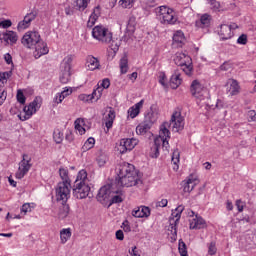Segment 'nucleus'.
<instances>
[{"instance_id":"48","label":"nucleus","mask_w":256,"mask_h":256,"mask_svg":"<svg viewBox=\"0 0 256 256\" xmlns=\"http://www.w3.org/2000/svg\"><path fill=\"white\" fill-rule=\"evenodd\" d=\"M108 157L106 154L101 153L98 157H97V164L99 167H104L107 163Z\"/></svg>"},{"instance_id":"52","label":"nucleus","mask_w":256,"mask_h":256,"mask_svg":"<svg viewBox=\"0 0 256 256\" xmlns=\"http://www.w3.org/2000/svg\"><path fill=\"white\" fill-rule=\"evenodd\" d=\"M71 94H72V89L66 87V89L63 90V91L60 93V95H58V97L60 98L59 101H60V102H63V100H64L65 98H67L68 96H70Z\"/></svg>"},{"instance_id":"23","label":"nucleus","mask_w":256,"mask_h":256,"mask_svg":"<svg viewBox=\"0 0 256 256\" xmlns=\"http://www.w3.org/2000/svg\"><path fill=\"white\" fill-rule=\"evenodd\" d=\"M212 17L209 14H202L200 19L196 20L195 26L198 29H207L211 26Z\"/></svg>"},{"instance_id":"32","label":"nucleus","mask_w":256,"mask_h":256,"mask_svg":"<svg viewBox=\"0 0 256 256\" xmlns=\"http://www.w3.org/2000/svg\"><path fill=\"white\" fill-rule=\"evenodd\" d=\"M72 236V229L70 227L63 228L60 230V240L61 244L65 245Z\"/></svg>"},{"instance_id":"21","label":"nucleus","mask_w":256,"mask_h":256,"mask_svg":"<svg viewBox=\"0 0 256 256\" xmlns=\"http://www.w3.org/2000/svg\"><path fill=\"white\" fill-rule=\"evenodd\" d=\"M36 19V13L31 12L28 13L25 17L24 20L20 21L18 24V30L23 31L26 30L30 27V24Z\"/></svg>"},{"instance_id":"19","label":"nucleus","mask_w":256,"mask_h":256,"mask_svg":"<svg viewBox=\"0 0 256 256\" xmlns=\"http://www.w3.org/2000/svg\"><path fill=\"white\" fill-rule=\"evenodd\" d=\"M112 194H113V190H111V186L110 185H104L99 190L97 200L100 203L107 202L111 199Z\"/></svg>"},{"instance_id":"29","label":"nucleus","mask_w":256,"mask_h":256,"mask_svg":"<svg viewBox=\"0 0 256 256\" xmlns=\"http://www.w3.org/2000/svg\"><path fill=\"white\" fill-rule=\"evenodd\" d=\"M100 15H101V9L99 6H97L95 7L93 13L91 14L88 20V23H87L88 28H92L96 24Z\"/></svg>"},{"instance_id":"12","label":"nucleus","mask_w":256,"mask_h":256,"mask_svg":"<svg viewBox=\"0 0 256 256\" xmlns=\"http://www.w3.org/2000/svg\"><path fill=\"white\" fill-rule=\"evenodd\" d=\"M190 94L196 100L203 101L205 99V95L207 94V89L199 80L196 79L192 81V84H190Z\"/></svg>"},{"instance_id":"1","label":"nucleus","mask_w":256,"mask_h":256,"mask_svg":"<svg viewBox=\"0 0 256 256\" xmlns=\"http://www.w3.org/2000/svg\"><path fill=\"white\" fill-rule=\"evenodd\" d=\"M22 44L27 49H34L35 59H40L49 53V47L41 38L38 31H28L22 38Z\"/></svg>"},{"instance_id":"39","label":"nucleus","mask_w":256,"mask_h":256,"mask_svg":"<svg viewBox=\"0 0 256 256\" xmlns=\"http://www.w3.org/2000/svg\"><path fill=\"white\" fill-rule=\"evenodd\" d=\"M240 92V86L237 80L232 79L230 83V95L236 96Z\"/></svg>"},{"instance_id":"8","label":"nucleus","mask_w":256,"mask_h":256,"mask_svg":"<svg viewBox=\"0 0 256 256\" xmlns=\"http://www.w3.org/2000/svg\"><path fill=\"white\" fill-rule=\"evenodd\" d=\"M72 62V56L68 55L64 58V60L61 63L60 81L62 84H68L71 80Z\"/></svg>"},{"instance_id":"9","label":"nucleus","mask_w":256,"mask_h":256,"mask_svg":"<svg viewBox=\"0 0 256 256\" xmlns=\"http://www.w3.org/2000/svg\"><path fill=\"white\" fill-rule=\"evenodd\" d=\"M158 16L163 24L175 25L177 22V17L175 16L174 10L166 6H160L158 9Z\"/></svg>"},{"instance_id":"42","label":"nucleus","mask_w":256,"mask_h":256,"mask_svg":"<svg viewBox=\"0 0 256 256\" xmlns=\"http://www.w3.org/2000/svg\"><path fill=\"white\" fill-rule=\"evenodd\" d=\"M91 0H76V7L80 12H84L87 8Z\"/></svg>"},{"instance_id":"5","label":"nucleus","mask_w":256,"mask_h":256,"mask_svg":"<svg viewBox=\"0 0 256 256\" xmlns=\"http://www.w3.org/2000/svg\"><path fill=\"white\" fill-rule=\"evenodd\" d=\"M174 64L180 67L186 76L191 77L193 75L192 58L188 54L184 52H177L174 56Z\"/></svg>"},{"instance_id":"53","label":"nucleus","mask_w":256,"mask_h":256,"mask_svg":"<svg viewBox=\"0 0 256 256\" xmlns=\"http://www.w3.org/2000/svg\"><path fill=\"white\" fill-rule=\"evenodd\" d=\"M235 206H236V208H237V211H238L239 213H242V212L244 211V208H245L246 204H245V202H243L241 199H237V200L235 201Z\"/></svg>"},{"instance_id":"6","label":"nucleus","mask_w":256,"mask_h":256,"mask_svg":"<svg viewBox=\"0 0 256 256\" xmlns=\"http://www.w3.org/2000/svg\"><path fill=\"white\" fill-rule=\"evenodd\" d=\"M92 37L102 44H110L113 39V34L107 27L97 25L93 28Z\"/></svg>"},{"instance_id":"3","label":"nucleus","mask_w":256,"mask_h":256,"mask_svg":"<svg viewBox=\"0 0 256 256\" xmlns=\"http://www.w3.org/2000/svg\"><path fill=\"white\" fill-rule=\"evenodd\" d=\"M59 174L62 182H59L56 188V197L58 201L66 203L71 195V180L69 178V171L67 168L61 167Z\"/></svg>"},{"instance_id":"16","label":"nucleus","mask_w":256,"mask_h":256,"mask_svg":"<svg viewBox=\"0 0 256 256\" xmlns=\"http://www.w3.org/2000/svg\"><path fill=\"white\" fill-rule=\"evenodd\" d=\"M199 184V178L196 174H190L184 181H182V187H184V193H191L194 188Z\"/></svg>"},{"instance_id":"4","label":"nucleus","mask_w":256,"mask_h":256,"mask_svg":"<svg viewBox=\"0 0 256 256\" xmlns=\"http://www.w3.org/2000/svg\"><path fill=\"white\" fill-rule=\"evenodd\" d=\"M169 122H164L162 125H160V133L158 134V137L154 139V155H152V158H158L159 157V149L161 148L162 144V150L168 152L170 149L169 140L171 132L168 129Z\"/></svg>"},{"instance_id":"28","label":"nucleus","mask_w":256,"mask_h":256,"mask_svg":"<svg viewBox=\"0 0 256 256\" xmlns=\"http://www.w3.org/2000/svg\"><path fill=\"white\" fill-rule=\"evenodd\" d=\"M182 82L181 75L179 73H174L172 74V77H170V88L176 90L181 86Z\"/></svg>"},{"instance_id":"11","label":"nucleus","mask_w":256,"mask_h":256,"mask_svg":"<svg viewBox=\"0 0 256 256\" xmlns=\"http://www.w3.org/2000/svg\"><path fill=\"white\" fill-rule=\"evenodd\" d=\"M185 209L184 205H178V207H176V209L172 210V215H170V227L168 228V230H170V232H172V234L177 235V226L180 222L181 219V215L183 213Z\"/></svg>"},{"instance_id":"13","label":"nucleus","mask_w":256,"mask_h":256,"mask_svg":"<svg viewBox=\"0 0 256 256\" xmlns=\"http://www.w3.org/2000/svg\"><path fill=\"white\" fill-rule=\"evenodd\" d=\"M168 126H172V132H180L184 129L185 126V119L181 114V111H174L172 113V117L170 118V123H168Z\"/></svg>"},{"instance_id":"15","label":"nucleus","mask_w":256,"mask_h":256,"mask_svg":"<svg viewBox=\"0 0 256 256\" xmlns=\"http://www.w3.org/2000/svg\"><path fill=\"white\" fill-rule=\"evenodd\" d=\"M90 191H91V188L89 184H81V183L74 184L73 195L77 199L82 200L87 198L89 196Z\"/></svg>"},{"instance_id":"59","label":"nucleus","mask_w":256,"mask_h":256,"mask_svg":"<svg viewBox=\"0 0 256 256\" xmlns=\"http://www.w3.org/2000/svg\"><path fill=\"white\" fill-rule=\"evenodd\" d=\"M32 211V207L30 206V203H25L22 205L21 212L26 215L27 213H30Z\"/></svg>"},{"instance_id":"61","label":"nucleus","mask_w":256,"mask_h":256,"mask_svg":"<svg viewBox=\"0 0 256 256\" xmlns=\"http://www.w3.org/2000/svg\"><path fill=\"white\" fill-rule=\"evenodd\" d=\"M168 205V200L167 199H162L158 202H156V208H165Z\"/></svg>"},{"instance_id":"38","label":"nucleus","mask_w":256,"mask_h":256,"mask_svg":"<svg viewBox=\"0 0 256 256\" xmlns=\"http://www.w3.org/2000/svg\"><path fill=\"white\" fill-rule=\"evenodd\" d=\"M179 163H180V152L178 149L174 150V152H172V164H174V171H178L179 170Z\"/></svg>"},{"instance_id":"60","label":"nucleus","mask_w":256,"mask_h":256,"mask_svg":"<svg viewBox=\"0 0 256 256\" xmlns=\"http://www.w3.org/2000/svg\"><path fill=\"white\" fill-rule=\"evenodd\" d=\"M12 26V22L11 20H3V21H0V28H3V29H8Z\"/></svg>"},{"instance_id":"17","label":"nucleus","mask_w":256,"mask_h":256,"mask_svg":"<svg viewBox=\"0 0 256 256\" xmlns=\"http://www.w3.org/2000/svg\"><path fill=\"white\" fill-rule=\"evenodd\" d=\"M102 91L103 89L101 87H97L96 89H94L92 94H80L79 100L84 103H92L93 100L98 101L102 97Z\"/></svg>"},{"instance_id":"63","label":"nucleus","mask_w":256,"mask_h":256,"mask_svg":"<svg viewBox=\"0 0 256 256\" xmlns=\"http://www.w3.org/2000/svg\"><path fill=\"white\" fill-rule=\"evenodd\" d=\"M116 239L119 241H123L124 240V232L123 230H117L116 232Z\"/></svg>"},{"instance_id":"26","label":"nucleus","mask_w":256,"mask_h":256,"mask_svg":"<svg viewBox=\"0 0 256 256\" xmlns=\"http://www.w3.org/2000/svg\"><path fill=\"white\" fill-rule=\"evenodd\" d=\"M144 100H140L138 103L134 104L128 110V117L131 119H135L140 114L141 109L143 108Z\"/></svg>"},{"instance_id":"44","label":"nucleus","mask_w":256,"mask_h":256,"mask_svg":"<svg viewBox=\"0 0 256 256\" xmlns=\"http://www.w3.org/2000/svg\"><path fill=\"white\" fill-rule=\"evenodd\" d=\"M135 5V0H120L119 6L123 9H132Z\"/></svg>"},{"instance_id":"34","label":"nucleus","mask_w":256,"mask_h":256,"mask_svg":"<svg viewBox=\"0 0 256 256\" xmlns=\"http://www.w3.org/2000/svg\"><path fill=\"white\" fill-rule=\"evenodd\" d=\"M96 140L94 137H89L81 148L82 153H86L94 148Z\"/></svg>"},{"instance_id":"49","label":"nucleus","mask_w":256,"mask_h":256,"mask_svg":"<svg viewBox=\"0 0 256 256\" xmlns=\"http://www.w3.org/2000/svg\"><path fill=\"white\" fill-rule=\"evenodd\" d=\"M217 245L216 242L212 241L208 243V255L215 256L217 254Z\"/></svg>"},{"instance_id":"27","label":"nucleus","mask_w":256,"mask_h":256,"mask_svg":"<svg viewBox=\"0 0 256 256\" xmlns=\"http://www.w3.org/2000/svg\"><path fill=\"white\" fill-rule=\"evenodd\" d=\"M3 40L8 45H14L18 41V35L14 31H7L3 34Z\"/></svg>"},{"instance_id":"58","label":"nucleus","mask_w":256,"mask_h":256,"mask_svg":"<svg viewBox=\"0 0 256 256\" xmlns=\"http://www.w3.org/2000/svg\"><path fill=\"white\" fill-rule=\"evenodd\" d=\"M210 6L212 7V10L214 12H219L220 11V3L216 0H211L210 1Z\"/></svg>"},{"instance_id":"51","label":"nucleus","mask_w":256,"mask_h":256,"mask_svg":"<svg viewBox=\"0 0 256 256\" xmlns=\"http://www.w3.org/2000/svg\"><path fill=\"white\" fill-rule=\"evenodd\" d=\"M158 83H160L162 87L167 88V76L164 72H160V75L158 76Z\"/></svg>"},{"instance_id":"20","label":"nucleus","mask_w":256,"mask_h":256,"mask_svg":"<svg viewBox=\"0 0 256 256\" xmlns=\"http://www.w3.org/2000/svg\"><path fill=\"white\" fill-rule=\"evenodd\" d=\"M218 36L220 37V41H228L232 39L234 33L228 24H222L220 25V30H218Z\"/></svg>"},{"instance_id":"40","label":"nucleus","mask_w":256,"mask_h":256,"mask_svg":"<svg viewBox=\"0 0 256 256\" xmlns=\"http://www.w3.org/2000/svg\"><path fill=\"white\" fill-rule=\"evenodd\" d=\"M129 65H128V58L127 56H124L120 60V71L122 75H125L128 73Z\"/></svg>"},{"instance_id":"46","label":"nucleus","mask_w":256,"mask_h":256,"mask_svg":"<svg viewBox=\"0 0 256 256\" xmlns=\"http://www.w3.org/2000/svg\"><path fill=\"white\" fill-rule=\"evenodd\" d=\"M53 138L56 144H61L64 140V133L60 129H56Z\"/></svg>"},{"instance_id":"50","label":"nucleus","mask_w":256,"mask_h":256,"mask_svg":"<svg viewBox=\"0 0 256 256\" xmlns=\"http://www.w3.org/2000/svg\"><path fill=\"white\" fill-rule=\"evenodd\" d=\"M110 85H111V83H110L109 78H105L98 83V88H101L102 93H103L104 89H109Z\"/></svg>"},{"instance_id":"55","label":"nucleus","mask_w":256,"mask_h":256,"mask_svg":"<svg viewBox=\"0 0 256 256\" xmlns=\"http://www.w3.org/2000/svg\"><path fill=\"white\" fill-rule=\"evenodd\" d=\"M17 101L22 105H24L26 102V98H25V95L23 94L22 90H18V92H17Z\"/></svg>"},{"instance_id":"57","label":"nucleus","mask_w":256,"mask_h":256,"mask_svg":"<svg viewBox=\"0 0 256 256\" xmlns=\"http://www.w3.org/2000/svg\"><path fill=\"white\" fill-rule=\"evenodd\" d=\"M129 255L130 256H141L140 250L137 248V246H132L129 249Z\"/></svg>"},{"instance_id":"64","label":"nucleus","mask_w":256,"mask_h":256,"mask_svg":"<svg viewBox=\"0 0 256 256\" xmlns=\"http://www.w3.org/2000/svg\"><path fill=\"white\" fill-rule=\"evenodd\" d=\"M66 141L69 143H72L74 141V135L71 131L66 133Z\"/></svg>"},{"instance_id":"37","label":"nucleus","mask_w":256,"mask_h":256,"mask_svg":"<svg viewBox=\"0 0 256 256\" xmlns=\"http://www.w3.org/2000/svg\"><path fill=\"white\" fill-rule=\"evenodd\" d=\"M122 195H123V193L121 190L113 191V193L111 195L110 205L122 203L123 202Z\"/></svg>"},{"instance_id":"41","label":"nucleus","mask_w":256,"mask_h":256,"mask_svg":"<svg viewBox=\"0 0 256 256\" xmlns=\"http://www.w3.org/2000/svg\"><path fill=\"white\" fill-rule=\"evenodd\" d=\"M70 212V207L69 205L64 204L62 207H60L58 217L60 220H64L68 217Z\"/></svg>"},{"instance_id":"24","label":"nucleus","mask_w":256,"mask_h":256,"mask_svg":"<svg viewBox=\"0 0 256 256\" xmlns=\"http://www.w3.org/2000/svg\"><path fill=\"white\" fill-rule=\"evenodd\" d=\"M153 123L151 121H144L138 126H136V135L138 136H144L146 135L152 128Z\"/></svg>"},{"instance_id":"18","label":"nucleus","mask_w":256,"mask_h":256,"mask_svg":"<svg viewBox=\"0 0 256 256\" xmlns=\"http://www.w3.org/2000/svg\"><path fill=\"white\" fill-rule=\"evenodd\" d=\"M151 216V209L148 206L140 205L132 209V217L134 218H149Z\"/></svg>"},{"instance_id":"22","label":"nucleus","mask_w":256,"mask_h":256,"mask_svg":"<svg viewBox=\"0 0 256 256\" xmlns=\"http://www.w3.org/2000/svg\"><path fill=\"white\" fill-rule=\"evenodd\" d=\"M206 227V221L203 217L196 215L193 219H190V229L191 230H201Z\"/></svg>"},{"instance_id":"43","label":"nucleus","mask_w":256,"mask_h":256,"mask_svg":"<svg viewBox=\"0 0 256 256\" xmlns=\"http://www.w3.org/2000/svg\"><path fill=\"white\" fill-rule=\"evenodd\" d=\"M172 40L178 45L183 44L185 41L184 33L182 31H176V33H174V37H172Z\"/></svg>"},{"instance_id":"25","label":"nucleus","mask_w":256,"mask_h":256,"mask_svg":"<svg viewBox=\"0 0 256 256\" xmlns=\"http://www.w3.org/2000/svg\"><path fill=\"white\" fill-rule=\"evenodd\" d=\"M86 68H87L88 71L99 70V68H100L99 59L94 57L93 55H89L86 58Z\"/></svg>"},{"instance_id":"10","label":"nucleus","mask_w":256,"mask_h":256,"mask_svg":"<svg viewBox=\"0 0 256 256\" xmlns=\"http://www.w3.org/2000/svg\"><path fill=\"white\" fill-rule=\"evenodd\" d=\"M139 140L137 138H122L119 143H117V150L120 154L124 155L131 152L138 145Z\"/></svg>"},{"instance_id":"36","label":"nucleus","mask_w":256,"mask_h":256,"mask_svg":"<svg viewBox=\"0 0 256 256\" xmlns=\"http://www.w3.org/2000/svg\"><path fill=\"white\" fill-rule=\"evenodd\" d=\"M75 129L79 132V134L82 136V135H85L86 133V129H85V119L83 118H78L76 121H75Z\"/></svg>"},{"instance_id":"30","label":"nucleus","mask_w":256,"mask_h":256,"mask_svg":"<svg viewBox=\"0 0 256 256\" xmlns=\"http://www.w3.org/2000/svg\"><path fill=\"white\" fill-rule=\"evenodd\" d=\"M100 15H101V9L99 6H97L95 7L93 13L91 14L88 20V23H87L88 28H92L96 24Z\"/></svg>"},{"instance_id":"31","label":"nucleus","mask_w":256,"mask_h":256,"mask_svg":"<svg viewBox=\"0 0 256 256\" xmlns=\"http://www.w3.org/2000/svg\"><path fill=\"white\" fill-rule=\"evenodd\" d=\"M100 15H101V9L99 6H97L95 7L93 13L91 14L88 20V23H87L88 28H92L96 24Z\"/></svg>"},{"instance_id":"7","label":"nucleus","mask_w":256,"mask_h":256,"mask_svg":"<svg viewBox=\"0 0 256 256\" xmlns=\"http://www.w3.org/2000/svg\"><path fill=\"white\" fill-rule=\"evenodd\" d=\"M42 106V98L40 96H37L33 102H31L29 105L24 107V114L20 113L18 114V118L22 121H28L31 119V117L37 113V111Z\"/></svg>"},{"instance_id":"14","label":"nucleus","mask_w":256,"mask_h":256,"mask_svg":"<svg viewBox=\"0 0 256 256\" xmlns=\"http://www.w3.org/2000/svg\"><path fill=\"white\" fill-rule=\"evenodd\" d=\"M31 167V158L27 154H23V159L19 163V168L16 172V178L19 180L23 179L30 171Z\"/></svg>"},{"instance_id":"54","label":"nucleus","mask_w":256,"mask_h":256,"mask_svg":"<svg viewBox=\"0 0 256 256\" xmlns=\"http://www.w3.org/2000/svg\"><path fill=\"white\" fill-rule=\"evenodd\" d=\"M248 39H247V35L246 34H241L238 38H237V44L238 45H247Z\"/></svg>"},{"instance_id":"33","label":"nucleus","mask_w":256,"mask_h":256,"mask_svg":"<svg viewBox=\"0 0 256 256\" xmlns=\"http://www.w3.org/2000/svg\"><path fill=\"white\" fill-rule=\"evenodd\" d=\"M88 173L86 170L82 169L79 171L75 184H88Z\"/></svg>"},{"instance_id":"47","label":"nucleus","mask_w":256,"mask_h":256,"mask_svg":"<svg viewBox=\"0 0 256 256\" xmlns=\"http://www.w3.org/2000/svg\"><path fill=\"white\" fill-rule=\"evenodd\" d=\"M136 30V18L134 16L130 17L129 22L127 24V31L133 34Z\"/></svg>"},{"instance_id":"2","label":"nucleus","mask_w":256,"mask_h":256,"mask_svg":"<svg viewBox=\"0 0 256 256\" xmlns=\"http://www.w3.org/2000/svg\"><path fill=\"white\" fill-rule=\"evenodd\" d=\"M119 181L118 186L133 187L136 186L139 180L138 173L133 164L124 162L119 168Z\"/></svg>"},{"instance_id":"62","label":"nucleus","mask_w":256,"mask_h":256,"mask_svg":"<svg viewBox=\"0 0 256 256\" xmlns=\"http://www.w3.org/2000/svg\"><path fill=\"white\" fill-rule=\"evenodd\" d=\"M122 228L124 229V231L126 233L131 232V226H130V222L128 220H125L122 224Z\"/></svg>"},{"instance_id":"56","label":"nucleus","mask_w":256,"mask_h":256,"mask_svg":"<svg viewBox=\"0 0 256 256\" xmlns=\"http://www.w3.org/2000/svg\"><path fill=\"white\" fill-rule=\"evenodd\" d=\"M248 122H256V111L249 110L247 112Z\"/></svg>"},{"instance_id":"35","label":"nucleus","mask_w":256,"mask_h":256,"mask_svg":"<svg viewBox=\"0 0 256 256\" xmlns=\"http://www.w3.org/2000/svg\"><path fill=\"white\" fill-rule=\"evenodd\" d=\"M115 119H116V113L114 110L111 109L105 119V125L108 130L112 128Z\"/></svg>"},{"instance_id":"45","label":"nucleus","mask_w":256,"mask_h":256,"mask_svg":"<svg viewBox=\"0 0 256 256\" xmlns=\"http://www.w3.org/2000/svg\"><path fill=\"white\" fill-rule=\"evenodd\" d=\"M178 252L180 253V256H189L187 251V245L182 240L178 242Z\"/></svg>"}]
</instances>
